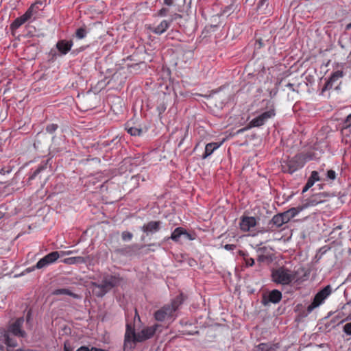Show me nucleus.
I'll use <instances>...</instances> for the list:
<instances>
[{
    "mask_svg": "<svg viewBox=\"0 0 351 351\" xmlns=\"http://www.w3.org/2000/svg\"><path fill=\"white\" fill-rule=\"evenodd\" d=\"M38 2H36L32 4L27 10L25 12L22 16L16 18L11 24L10 28L12 30H15L19 28L23 24H24L27 21L30 20L32 17L36 14L39 8L37 7V4Z\"/></svg>",
    "mask_w": 351,
    "mask_h": 351,
    "instance_id": "8",
    "label": "nucleus"
},
{
    "mask_svg": "<svg viewBox=\"0 0 351 351\" xmlns=\"http://www.w3.org/2000/svg\"><path fill=\"white\" fill-rule=\"evenodd\" d=\"M182 236L184 237L186 239H188L189 241H193L195 239L194 234H192L188 232L184 228V233H183Z\"/></svg>",
    "mask_w": 351,
    "mask_h": 351,
    "instance_id": "37",
    "label": "nucleus"
},
{
    "mask_svg": "<svg viewBox=\"0 0 351 351\" xmlns=\"http://www.w3.org/2000/svg\"><path fill=\"white\" fill-rule=\"evenodd\" d=\"M267 108H268L267 111L254 118L250 121L247 127L240 129L238 133H241L249 128H259L266 123L269 119L274 118L276 116V109L274 103L270 101H267Z\"/></svg>",
    "mask_w": 351,
    "mask_h": 351,
    "instance_id": "4",
    "label": "nucleus"
},
{
    "mask_svg": "<svg viewBox=\"0 0 351 351\" xmlns=\"http://www.w3.org/2000/svg\"><path fill=\"white\" fill-rule=\"evenodd\" d=\"M332 289L330 285L326 286L320 290L314 297L313 302L307 307V312L310 313L315 308L324 303L325 300L331 294Z\"/></svg>",
    "mask_w": 351,
    "mask_h": 351,
    "instance_id": "9",
    "label": "nucleus"
},
{
    "mask_svg": "<svg viewBox=\"0 0 351 351\" xmlns=\"http://www.w3.org/2000/svg\"><path fill=\"white\" fill-rule=\"evenodd\" d=\"M178 18H181V15L176 13L171 19L162 20L158 25L152 29V32L158 35L163 34L169 27L173 21Z\"/></svg>",
    "mask_w": 351,
    "mask_h": 351,
    "instance_id": "14",
    "label": "nucleus"
},
{
    "mask_svg": "<svg viewBox=\"0 0 351 351\" xmlns=\"http://www.w3.org/2000/svg\"><path fill=\"white\" fill-rule=\"evenodd\" d=\"M281 215V217H282V219H283V224L289 222L291 219V217H289V215H288L287 212H284L282 213H280V214Z\"/></svg>",
    "mask_w": 351,
    "mask_h": 351,
    "instance_id": "39",
    "label": "nucleus"
},
{
    "mask_svg": "<svg viewBox=\"0 0 351 351\" xmlns=\"http://www.w3.org/2000/svg\"><path fill=\"white\" fill-rule=\"evenodd\" d=\"M306 161V158L304 154H296L292 158H289L287 160H283L281 165L282 171L291 174L303 167Z\"/></svg>",
    "mask_w": 351,
    "mask_h": 351,
    "instance_id": "6",
    "label": "nucleus"
},
{
    "mask_svg": "<svg viewBox=\"0 0 351 351\" xmlns=\"http://www.w3.org/2000/svg\"><path fill=\"white\" fill-rule=\"evenodd\" d=\"M274 350V345L269 343H261L256 346L254 351H271Z\"/></svg>",
    "mask_w": 351,
    "mask_h": 351,
    "instance_id": "26",
    "label": "nucleus"
},
{
    "mask_svg": "<svg viewBox=\"0 0 351 351\" xmlns=\"http://www.w3.org/2000/svg\"><path fill=\"white\" fill-rule=\"evenodd\" d=\"M239 254L243 258L245 263L247 266L252 267L254 265V259L251 257H249V255L247 252L240 250Z\"/></svg>",
    "mask_w": 351,
    "mask_h": 351,
    "instance_id": "27",
    "label": "nucleus"
},
{
    "mask_svg": "<svg viewBox=\"0 0 351 351\" xmlns=\"http://www.w3.org/2000/svg\"><path fill=\"white\" fill-rule=\"evenodd\" d=\"M57 129L58 125L54 123L49 124L46 128L47 132L51 134L54 132Z\"/></svg>",
    "mask_w": 351,
    "mask_h": 351,
    "instance_id": "35",
    "label": "nucleus"
},
{
    "mask_svg": "<svg viewBox=\"0 0 351 351\" xmlns=\"http://www.w3.org/2000/svg\"><path fill=\"white\" fill-rule=\"evenodd\" d=\"M38 2H36L32 4L27 10L25 12L22 16L16 18L11 24L10 28L12 30H15L19 28L23 24H24L27 21L30 20L32 17L36 14L39 8L37 7V4Z\"/></svg>",
    "mask_w": 351,
    "mask_h": 351,
    "instance_id": "7",
    "label": "nucleus"
},
{
    "mask_svg": "<svg viewBox=\"0 0 351 351\" xmlns=\"http://www.w3.org/2000/svg\"><path fill=\"white\" fill-rule=\"evenodd\" d=\"M53 295H67L72 296L73 298H77V295L73 293L68 289H58L53 291Z\"/></svg>",
    "mask_w": 351,
    "mask_h": 351,
    "instance_id": "28",
    "label": "nucleus"
},
{
    "mask_svg": "<svg viewBox=\"0 0 351 351\" xmlns=\"http://www.w3.org/2000/svg\"><path fill=\"white\" fill-rule=\"evenodd\" d=\"M158 326V324H154V326L143 328L141 332L137 333V341L142 342L152 337Z\"/></svg>",
    "mask_w": 351,
    "mask_h": 351,
    "instance_id": "15",
    "label": "nucleus"
},
{
    "mask_svg": "<svg viewBox=\"0 0 351 351\" xmlns=\"http://www.w3.org/2000/svg\"><path fill=\"white\" fill-rule=\"evenodd\" d=\"M184 228L182 227L176 228L171 234L169 239H172L175 242H178L180 238L183 235Z\"/></svg>",
    "mask_w": 351,
    "mask_h": 351,
    "instance_id": "23",
    "label": "nucleus"
},
{
    "mask_svg": "<svg viewBox=\"0 0 351 351\" xmlns=\"http://www.w3.org/2000/svg\"><path fill=\"white\" fill-rule=\"evenodd\" d=\"M221 145V143H210L206 144L205 147V151L204 154L202 155V158L205 159L209 156H210L214 151H215L217 149H218Z\"/></svg>",
    "mask_w": 351,
    "mask_h": 351,
    "instance_id": "19",
    "label": "nucleus"
},
{
    "mask_svg": "<svg viewBox=\"0 0 351 351\" xmlns=\"http://www.w3.org/2000/svg\"><path fill=\"white\" fill-rule=\"evenodd\" d=\"M49 57L51 60H55L57 57V51L56 50L51 49L49 53Z\"/></svg>",
    "mask_w": 351,
    "mask_h": 351,
    "instance_id": "40",
    "label": "nucleus"
},
{
    "mask_svg": "<svg viewBox=\"0 0 351 351\" xmlns=\"http://www.w3.org/2000/svg\"><path fill=\"white\" fill-rule=\"evenodd\" d=\"M137 334L135 332L134 326L127 324L124 339V351H132L137 341Z\"/></svg>",
    "mask_w": 351,
    "mask_h": 351,
    "instance_id": "10",
    "label": "nucleus"
},
{
    "mask_svg": "<svg viewBox=\"0 0 351 351\" xmlns=\"http://www.w3.org/2000/svg\"><path fill=\"white\" fill-rule=\"evenodd\" d=\"M346 29L347 30H349V29H351V23H348V24L346 25Z\"/></svg>",
    "mask_w": 351,
    "mask_h": 351,
    "instance_id": "54",
    "label": "nucleus"
},
{
    "mask_svg": "<svg viewBox=\"0 0 351 351\" xmlns=\"http://www.w3.org/2000/svg\"><path fill=\"white\" fill-rule=\"evenodd\" d=\"M24 323V318L19 317L16 319V321L11 324L7 330H3L2 334L3 339L5 343L9 347H16L17 342L16 340L10 337V333L12 334L15 337H25L26 335V332L25 330L22 329L23 325Z\"/></svg>",
    "mask_w": 351,
    "mask_h": 351,
    "instance_id": "2",
    "label": "nucleus"
},
{
    "mask_svg": "<svg viewBox=\"0 0 351 351\" xmlns=\"http://www.w3.org/2000/svg\"><path fill=\"white\" fill-rule=\"evenodd\" d=\"M188 130H189V126H187V128H186L184 137L180 140V141L178 144L179 147L183 143L185 137L188 135Z\"/></svg>",
    "mask_w": 351,
    "mask_h": 351,
    "instance_id": "46",
    "label": "nucleus"
},
{
    "mask_svg": "<svg viewBox=\"0 0 351 351\" xmlns=\"http://www.w3.org/2000/svg\"><path fill=\"white\" fill-rule=\"evenodd\" d=\"M306 209L305 206H304L303 203L298 206V207H293L289 209L287 212L291 219L295 217L296 215H298L301 211Z\"/></svg>",
    "mask_w": 351,
    "mask_h": 351,
    "instance_id": "24",
    "label": "nucleus"
},
{
    "mask_svg": "<svg viewBox=\"0 0 351 351\" xmlns=\"http://www.w3.org/2000/svg\"><path fill=\"white\" fill-rule=\"evenodd\" d=\"M64 351H73V348L69 343H64Z\"/></svg>",
    "mask_w": 351,
    "mask_h": 351,
    "instance_id": "45",
    "label": "nucleus"
},
{
    "mask_svg": "<svg viewBox=\"0 0 351 351\" xmlns=\"http://www.w3.org/2000/svg\"><path fill=\"white\" fill-rule=\"evenodd\" d=\"M266 256L265 255H258V258H257V261L258 262H263L265 261V260L266 259Z\"/></svg>",
    "mask_w": 351,
    "mask_h": 351,
    "instance_id": "48",
    "label": "nucleus"
},
{
    "mask_svg": "<svg viewBox=\"0 0 351 351\" xmlns=\"http://www.w3.org/2000/svg\"><path fill=\"white\" fill-rule=\"evenodd\" d=\"M25 351H36V350H31V349H27V350H25Z\"/></svg>",
    "mask_w": 351,
    "mask_h": 351,
    "instance_id": "57",
    "label": "nucleus"
},
{
    "mask_svg": "<svg viewBox=\"0 0 351 351\" xmlns=\"http://www.w3.org/2000/svg\"><path fill=\"white\" fill-rule=\"evenodd\" d=\"M263 300H264L263 303L265 304L267 303L266 299L264 298Z\"/></svg>",
    "mask_w": 351,
    "mask_h": 351,
    "instance_id": "59",
    "label": "nucleus"
},
{
    "mask_svg": "<svg viewBox=\"0 0 351 351\" xmlns=\"http://www.w3.org/2000/svg\"><path fill=\"white\" fill-rule=\"evenodd\" d=\"M282 217L280 214H277L272 217L271 222L278 228L281 227L283 225Z\"/></svg>",
    "mask_w": 351,
    "mask_h": 351,
    "instance_id": "31",
    "label": "nucleus"
},
{
    "mask_svg": "<svg viewBox=\"0 0 351 351\" xmlns=\"http://www.w3.org/2000/svg\"><path fill=\"white\" fill-rule=\"evenodd\" d=\"M344 76V73L343 71H336L332 73L330 77L325 83L322 91H326L331 89L337 82L341 79Z\"/></svg>",
    "mask_w": 351,
    "mask_h": 351,
    "instance_id": "16",
    "label": "nucleus"
},
{
    "mask_svg": "<svg viewBox=\"0 0 351 351\" xmlns=\"http://www.w3.org/2000/svg\"><path fill=\"white\" fill-rule=\"evenodd\" d=\"M258 221L254 217L242 216L240 219L239 228L243 232L252 231L256 226Z\"/></svg>",
    "mask_w": 351,
    "mask_h": 351,
    "instance_id": "13",
    "label": "nucleus"
},
{
    "mask_svg": "<svg viewBox=\"0 0 351 351\" xmlns=\"http://www.w3.org/2000/svg\"><path fill=\"white\" fill-rule=\"evenodd\" d=\"M121 237L123 241H130L133 237V234L130 232L125 231L122 232Z\"/></svg>",
    "mask_w": 351,
    "mask_h": 351,
    "instance_id": "33",
    "label": "nucleus"
},
{
    "mask_svg": "<svg viewBox=\"0 0 351 351\" xmlns=\"http://www.w3.org/2000/svg\"><path fill=\"white\" fill-rule=\"evenodd\" d=\"M176 0H164V4H165L167 6H172L174 5V2Z\"/></svg>",
    "mask_w": 351,
    "mask_h": 351,
    "instance_id": "44",
    "label": "nucleus"
},
{
    "mask_svg": "<svg viewBox=\"0 0 351 351\" xmlns=\"http://www.w3.org/2000/svg\"><path fill=\"white\" fill-rule=\"evenodd\" d=\"M60 254L58 251H53L50 252L49 254L45 256L43 258L40 259L37 263L35 265V267L38 269H40L45 268L51 264L56 263L58 259L60 258Z\"/></svg>",
    "mask_w": 351,
    "mask_h": 351,
    "instance_id": "12",
    "label": "nucleus"
},
{
    "mask_svg": "<svg viewBox=\"0 0 351 351\" xmlns=\"http://www.w3.org/2000/svg\"><path fill=\"white\" fill-rule=\"evenodd\" d=\"M237 247V245L234 244H226L224 245V248L226 250L231 251L235 250Z\"/></svg>",
    "mask_w": 351,
    "mask_h": 351,
    "instance_id": "42",
    "label": "nucleus"
},
{
    "mask_svg": "<svg viewBox=\"0 0 351 351\" xmlns=\"http://www.w3.org/2000/svg\"><path fill=\"white\" fill-rule=\"evenodd\" d=\"M156 245H158V246H160V244H157V243H150L148 245L149 247H151V246H156Z\"/></svg>",
    "mask_w": 351,
    "mask_h": 351,
    "instance_id": "55",
    "label": "nucleus"
},
{
    "mask_svg": "<svg viewBox=\"0 0 351 351\" xmlns=\"http://www.w3.org/2000/svg\"><path fill=\"white\" fill-rule=\"evenodd\" d=\"M282 299V293L277 289L272 290L269 293L268 302L274 304L278 303Z\"/></svg>",
    "mask_w": 351,
    "mask_h": 351,
    "instance_id": "20",
    "label": "nucleus"
},
{
    "mask_svg": "<svg viewBox=\"0 0 351 351\" xmlns=\"http://www.w3.org/2000/svg\"><path fill=\"white\" fill-rule=\"evenodd\" d=\"M88 351H105V350L93 347L90 349L88 348Z\"/></svg>",
    "mask_w": 351,
    "mask_h": 351,
    "instance_id": "51",
    "label": "nucleus"
},
{
    "mask_svg": "<svg viewBox=\"0 0 351 351\" xmlns=\"http://www.w3.org/2000/svg\"><path fill=\"white\" fill-rule=\"evenodd\" d=\"M330 196L331 195L329 193L321 192L313 194L308 198L304 199L302 203L306 209L309 207H313L325 202Z\"/></svg>",
    "mask_w": 351,
    "mask_h": 351,
    "instance_id": "11",
    "label": "nucleus"
},
{
    "mask_svg": "<svg viewBox=\"0 0 351 351\" xmlns=\"http://www.w3.org/2000/svg\"><path fill=\"white\" fill-rule=\"evenodd\" d=\"M88 34V30L86 27H81L76 29L75 31V37L77 39H83Z\"/></svg>",
    "mask_w": 351,
    "mask_h": 351,
    "instance_id": "29",
    "label": "nucleus"
},
{
    "mask_svg": "<svg viewBox=\"0 0 351 351\" xmlns=\"http://www.w3.org/2000/svg\"><path fill=\"white\" fill-rule=\"evenodd\" d=\"M77 252V251H75V250H69V251H61L59 252L60 254V256H63L70 255V254L76 253Z\"/></svg>",
    "mask_w": 351,
    "mask_h": 351,
    "instance_id": "41",
    "label": "nucleus"
},
{
    "mask_svg": "<svg viewBox=\"0 0 351 351\" xmlns=\"http://www.w3.org/2000/svg\"><path fill=\"white\" fill-rule=\"evenodd\" d=\"M62 262L67 265H73L76 263H86V259L82 256L69 257L64 258Z\"/></svg>",
    "mask_w": 351,
    "mask_h": 351,
    "instance_id": "22",
    "label": "nucleus"
},
{
    "mask_svg": "<svg viewBox=\"0 0 351 351\" xmlns=\"http://www.w3.org/2000/svg\"><path fill=\"white\" fill-rule=\"evenodd\" d=\"M16 351H25V350H23V349H18V350H16Z\"/></svg>",
    "mask_w": 351,
    "mask_h": 351,
    "instance_id": "58",
    "label": "nucleus"
},
{
    "mask_svg": "<svg viewBox=\"0 0 351 351\" xmlns=\"http://www.w3.org/2000/svg\"><path fill=\"white\" fill-rule=\"evenodd\" d=\"M76 351H88V348L86 346H82L78 348Z\"/></svg>",
    "mask_w": 351,
    "mask_h": 351,
    "instance_id": "49",
    "label": "nucleus"
},
{
    "mask_svg": "<svg viewBox=\"0 0 351 351\" xmlns=\"http://www.w3.org/2000/svg\"><path fill=\"white\" fill-rule=\"evenodd\" d=\"M30 318H31V312L28 311V313L27 314V316H26L27 322H29Z\"/></svg>",
    "mask_w": 351,
    "mask_h": 351,
    "instance_id": "53",
    "label": "nucleus"
},
{
    "mask_svg": "<svg viewBox=\"0 0 351 351\" xmlns=\"http://www.w3.org/2000/svg\"><path fill=\"white\" fill-rule=\"evenodd\" d=\"M296 275V272L281 267L272 271L271 277L276 283L288 285L295 279Z\"/></svg>",
    "mask_w": 351,
    "mask_h": 351,
    "instance_id": "5",
    "label": "nucleus"
},
{
    "mask_svg": "<svg viewBox=\"0 0 351 351\" xmlns=\"http://www.w3.org/2000/svg\"><path fill=\"white\" fill-rule=\"evenodd\" d=\"M35 269H36V267H35V265L32 266V267H29L27 268L26 270L28 271V272H31V271H33L34 270H35Z\"/></svg>",
    "mask_w": 351,
    "mask_h": 351,
    "instance_id": "52",
    "label": "nucleus"
},
{
    "mask_svg": "<svg viewBox=\"0 0 351 351\" xmlns=\"http://www.w3.org/2000/svg\"><path fill=\"white\" fill-rule=\"evenodd\" d=\"M73 45V42L70 40H60L57 42L56 47L58 52L60 53V55L64 56L66 55L70 51Z\"/></svg>",
    "mask_w": 351,
    "mask_h": 351,
    "instance_id": "18",
    "label": "nucleus"
},
{
    "mask_svg": "<svg viewBox=\"0 0 351 351\" xmlns=\"http://www.w3.org/2000/svg\"><path fill=\"white\" fill-rule=\"evenodd\" d=\"M313 185L311 184V182H309L307 181V182L306 183L305 186H304L303 189H302V193H305L311 187H312Z\"/></svg>",
    "mask_w": 351,
    "mask_h": 351,
    "instance_id": "43",
    "label": "nucleus"
},
{
    "mask_svg": "<svg viewBox=\"0 0 351 351\" xmlns=\"http://www.w3.org/2000/svg\"><path fill=\"white\" fill-rule=\"evenodd\" d=\"M327 179L330 180H335L337 177L336 172L334 170L330 169L326 173Z\"/></svg>",
    "mask_w": 351,
    "mask_h": 351,
    "instance_id": "34",
    "label": "nucleus"
},
{
    "mask_svg": "<svg viewBox=\"0 0 351 351\" xmlns=\"http://www.w3.org/2000/svg\"><path fill=\"white\" fill-rule=\"evenodd\" d=\"M169 12V9L167 8H162L156 14L158 16H165Z\"/></svg>",
    "mask_w": 351,
    "mask_h": 351,
    "instance_id": "38",
    "label": "nucleus"
},
{
    "mask_svg": "<svg viewBox=\"0 0 351 351\" xmlns=\"http://www.w3.org/2000/svg\"><path fill=\"white\" fill-rule=\"evenodd\" d=\"M126 130L132 136H140L143 132L141 128L130 126V123H127L126 124Z\"/></svg>",
    "mask_w": 351,
    "mask_h": 351,
    "instance_id": "25",
    "label": "nucleus"
},
{
    "mask_svg": "<svg viewBox=\"0 0 351 351\" xmlns=\"http://www.w3.org/2000/svg\"><path fill=\"white\" fill-rule=\"evenodd\" d=\"M286 86L287 88H289V90H292V91H295V85L293 84H291V83H288Z\"/></svg>",
    "mask_w": 351,
    "mask_h": 351,
    "instance_id": "47",
    "label": "nucleus"
},
{
    "mask_svg": "<svg viewBox=\"0 0 351 351\" xmlns=\"http://www.w3.org/2000/svg\"><path fill=\"white\" fill-rule=\"evenodd\" d=\"M346 134H343V133L341 132V134H342V135H343L344 137L351 138V130H350V132H346Z\"/></svg>",
    "mask_w": 351,
    "mask_h": 351,
    "instance_id": "50",
    "label": "nucleus"
},
{
    "mask_svg": "<svg viewBox=\"0 0 351 351\" xmlns=\"http://www.w3.org/2000/svg\"><path fill=\"white\" fill-rule=\"evenodd\" d=\"M50 160V159H47L46 161H43L40 165L38 167V168L33 172L32 174H31L29 177V180H34L36 178V176L40 173L42 172L43 171L45 170L47 167V164L49 162V161Z\"/></svg>",
    "mask_w": 351,
    "mask_h": 351,
    "instance_id": "21",
    "label": "nucleus"
},
{
    "mask_svg": "<svg viewBox=\"0 0 351 351\" xmlns=\"http://www.w3.org/2000/svg\"><path fill=\"white\" fill-rule=\"evenodd\" d=\"M162 222L160 221H150L141 227V230L147 235L154 234L160 230Z\"/></svg>",
    "mask_w": 351,
    "mask_h": 351,
    "instance_id": "17",
    "label": "nucleus"
},
{
    "mask_svg": "<svg viewBox=\"0 0 351 351\" xmlns=\"http://www.w3.org/2000/svg\"><path fill=\"white\" fill-rule=\"evenodd\" d=\"M343 330L348 335H351V322L346 324L343 326Z\"/></svg>",
    "mask_w": 351,
    "mask_h": 351,
    "instance_id": "36",
    "label": "nucleus"
},
{
    "mask_svg": "<svg viewBox=\"0 0 351 351\" xmlns=\"http://www.w3.org/2000/svg\"><path fill=\"white\" fill-rule=\"evenodd\" d=\"M121 281L122 278L118 274H106L101 282H91L93 293L98 298H102L113 288L120 285Z\"/></svg>",
    "mask_w": 351,
    "mask_h": 351,
    "instance_id": "1",
    "label": "nucleus"
},
{
    "mask_svg": "<svg viewBox=\"0 0 351 351\" xmlns=\"http://www.w3.org/2000/svg\"><path fill=\"white\" fill-rule=\"evenodd\" d=\"M183 302L182 294L176 296L169 304H166L154 313V318L158 322L174 319L175 313Z\"/></svg>",
    "mask_w": 351,
    "mask_h": 351,
    "instance_id": "3",
    "label": "nucleus"
},
{
    "mask_svg": "<svg viewBox=\"0 0 351 351\" xmlns=\"http://www.w3.org/2000/svg\"><path fill=\"white\" fill-rule=\"evenodd\" d=\"M4 216V213L0 210V219Z\"/></svg>",
    "mask_w": 351,
    "mask_h": 351,
    "instance_id": "56",
    "label": "nucleus"
},
{
    "mask_svg": "<svg viewBox=\"0 0 351 351\" xmlns=\"http://www.w3.org/2000/svg\"><path fill=\"white\" fill-rule=\"evenodd\" d=\"M320 180L318 172L317 171H313L307 181L311 182V184L313 185L315 182L319 181Z\"/></svg>",
    "mask_w": 351,
    "mask_h": 351,
    "instance_id": "32",
    "label": "nucleus"
},
{
    "mask_svg": "<svg viewBox=\"0 0 351 351\" xmlns=\"http://www.w3.org/2000/svg\"><path fill=\"white\" fill-rule=\"evenodd\" d=\"M351 128V114H349L343 122V126L342 128V132L346 134V132H350Z\"/></svg>",
    "mask_w": 351,
    "mask_h": 351,
    "instance_id": "30",
    "label": "nucleus"
}]
</instances>
